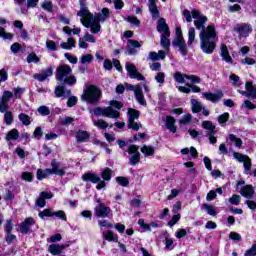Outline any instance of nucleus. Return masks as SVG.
<instances>
[{"instance_id": "b1692460", "label": "nucleus", "mask_w": 256, "mask_h": 256, "mask_svg": "<svg viewBox=\"0 0 256 256\" xmlns=\"http://www.w3.org/2000/svg\"><path fill=\"white\" fill-rule=\"evenodd\" d=\"M45 199H53V193L47 191L41 192L39 198L36 200L37 207H45L47 203Z\"/></svg>"}, {"instance_id": "0eeeda50", "label": "nucleus", "mask_w": 256, "mask_h": 256, "mask_svg": "<svg viewBox=\"0 0 256 256\" xmlns=\"http://www.w3.org/2000/svg\"><path fill=\"white\" fill-rule=\"evenodd\" d=\"M172 44L174 47H178L181 55L183 57H186L188 51H187V43H185V39L183 38V31L181 30V27L176 28V37L173 40Z\"/></svg>"}, {"instance_id": "ddd939ff", "label": "nucleus", "mask_w": 256, "mask_h": 256, "mask_svg": "<svg viewBox=\"0 0 256 256\" xmlns=\"http://www.w3.org/2000/svg\"><path fill=\"white\" fill-rule=\"evenodd\" d=\"M234 31L238 33L239 39L247 38L251 35L253 27L249 24H238L234 27Z\"/></svg>"}, {"instance_id": "e433bc0d", "label": "nucleus", "mask_w": 256, "mask_h": 256, "mask_svg": "<svg viewBox=\"0 0 256 256\" xmlns=\"http://www.w3.org/2000/svg\"><path fill=\"white\" fill-rule=\"evenodd\" d=\"M102 235L106 241H112L113 243H117V241H119V238L115 236V233H113L111 230L102 232Z\"/></svg>"}, {"instance_id": "f704fd0d", "label": "nucleus", "mask_w": 256, "mask_h": 256, "mask_svg": "<svg viewBox=\"0 0 256 256\" xmlns=\"http://www.w3.org/2000/svg\"><path fill=\"white\" fill-rule=\"evenodd\" d=\"M181 155H191V157H193V159H197V157H199V153L197 152V149L195 147H190L189 148H184L180 151Z\"/></svg>"}, {"instance_id": "0e129e2a", "label": "nucleus", "mask_w": 256, "mask_h": 256, "mask_svg": "<svg viewBox=\"0 0 256 256\" xmlns=\"http://www.w3.org/2000/svg\"><path fill=\"white\" fill-rule=\"evenodd\" d=\"M15 99H21L23 94L25 93V88L17 87L13 89Z\"/></svg>"}, {"instance_id": "c03bdc74", "label": "nucleus", "mask_w": 256, "mask_h": 256, "mask_svg": "<svg viewBox=\"0 0 256 256\" xmlns=\"http://www.w3.org/2000/svg\"><path fill=\"white\" fill-rule=\"evenodd\" d=\"M203 209L206 211L208 215L215 217L217 215V210H215V206L209 204H203Z\"/></svg>"}, {"instance_id": "393cba45", "label": "nucleus", "mask_w": 256, "mask_h": 256, "mask_svg": "<svg viewBox=\"0 0 256 256\" xmlns=\"http://www.w3.org/2000/svg\"><path fill=\"white\" fill-rule=\"evenodd\" d=\"M207 101H211V103H218V101H221L223 99V92L218 91L216 93H203L202 94Z\"/></svg>"}, {"instance_id": "423d86ee", "label": "nucleus", "mask_w": 256, "mask_h": 256, "mask_svg": "<svg viewBox=\"0 0 256 256\" xmlns=\"http://www.w3.org/2000/svg\"><path fill=\"white\" fill-rule=\"evenodd\" d=\"M82 99L87 103H97L101 99V90L96 86L90 85L84 90Z\"/></svg>"}, {"instance_id": "bf43d9fd", "label": "nucleus", "mask_w": 256, "mask_h": 256, "mask_svg": "<svg viewBox=\"0 0 256 256\" xmlns=\"http://www.w3.org/2000/svg\"><path fill=\"white\" fill-rule=\"evenodd\" d=\"M229 203L230 205H239V203H241V196L237 195V194H233L232 197L229 198Z\"/></svg>"}, {"instance_id": "20e7f679", "label": "nucleus", "mask_w": 256, "mask_h": 256, "mask_svg": "<svg viewBox=\"0 0 256 256\" xmlns=\"http://www.w3.org/2000/svg\"><path fill=\"white\" fill-rule=\"evenodd\" d=\"M101 177L104 180H101ZM101 177L95 173L88 172L82 176V179L86 182L98 183L96 189L101 191V189H105V187H107V183L105 181H111V169L105 168L101 173Z\"/></svg>"}, {"instance_id": "58836bf2", "label": "nucleus", "mask_w": 256, "mask_h": 256, "mask_svg": "<svg viewBox=\"0 0 256 256\" xmlns=\"http://www.w3.org/2000/svg\"><path fill=\"white\" fill-rule=\"evenodd\" d=\"M6 141H17L19 139V130L12 129L10 130L5 137Z\"/></svg>"}, {"instance_id": "a211bd4d", "label": "nucleus", "mask_w": 256, "mask_h": 256, "mask_svg": "<svg viewBox=\"0 0 256 256\" xmlns=\"http://www.w3.org/2000/svg\"><path fill=\"white\" fill-rule=\"evenodd\" d=\"M107 19H109V10L108 8H103L101 12H99L95 17H93L92 14V20L95 23H98L99 25V31H101V24L100 23H105V21H107Z\"/></svg>"}, {"instance_id": "052dcab7", "label": "nucleus", "mask_w": 256, "mask_h": 256, "mask_svg": "<svg viewBox=\"0 0 256 256\" xmlns=\"http://www.w3.org/2000/svg\"><path fill=\"white\" fill-rule=\"evenodd\" d=\"M9 79V73L5 68L0 69V83H5Z\"/></svg>"}, {"instance_id": "c9c22d12", "label": "nucleus", "mask_w": 256, "mask_h": 256, "mask_svg": "<svg viewBox=\"0 0 256 256\" xmlns=\"http://www.w3.org/2000/svg\"><path fill=\"white\" fill-rule=\"evenodd\" d=\"M51 175V169L47 168L44 171L42 169H38L36 172V177L38 181H43V179H47Z\"/></svg>"}, {"instance_id": "a878e982", "label": "nucleus", "mask_w": 256, "mask_h": 256, "mask_svg": "<svg viewBox=\"0 0 256 256\" xmlns=\"http://www.w3.org/2000/svg\"><path fill=\"white\" fill-rule=\"evenodd\" d=\"M240 194L246 199H252L253 195H255V189L251 185H246L240 189Z\"/></svg>"}, {"instance_id": "c756f323", "label": "nucleus", "mask_w": 256, "mask_h": 256, "mask_svg": "<svg viewBox=\"0 0 256 256\" xmlns=\"http://www.w3.org/2000/svg\"><path fill=\"white\" fill-rule=\"evenodd\" d=\"M246 92H242V95L256 99V88L253 86V82H246Z\"/></svg>"}, {"instance_id": "f3484780", "label": "nucleus", "mask_w": 256, "mask_h": 256, "mask_svg": "<svg viewBox=\"0 0 256 256\" xmlns=\"http://www.w3.org/2000/svg\"><path fill=\"white\" fill-rule=\"evenodd\" d=\"M191 109L194 113H201L202 111V115L209 117V110L205 109L203 104H201L197 99H191Z\"/></svg>"}, {"instance_id": "603ef678", "label": "nucleus", "mask_w": 256, "mask_h": 256, "mask_svg": "<svg viewBox=\"0 0 256 256\" xmlns=\"http://www.w3.org/2000/svg\"><path fill=\"white\" fill-rule=\"evenodd\" d=\"M106 3H114V7L117 10H121L123 7H125V3L123 0H105Z\"/></svg>"}, {"instance_id": "13d9d810", "label": "nucleus", "mask_w": 256, "mask_h": 256, "mask_svg": "<svg viewBox=\"0 0 256 256\" xmlns=\"http://www.w3.org/2000/svg\"><path fill=\"white\" fill-rule=\"evenodd\" d=\"M140 127H142L141 123L135 122V120L128 121V129L138 131Z\"/></svg>"}, {"instance_id": "4c0bfd02", "label": "nucleus", "mask_w": 256, "mask_h": 256, "mask_svg": "<svg viewBox=\"0 0 256 256\" xmlns=\"http://www.w3.org/2000/svg\"><path fill=\"white\" fill-rule=\"evenodd\" d=\"M148 9L152 15V19L159 18V9L157 8V2H151V4H148Z\"/></svg>"}, {"instance_id": "f03ea898", "label": "nucleus", "mask_w": 256, "mask_h": 256, "mask_svg": "<svg viewBox=\"0 0 256 256\" xmlns=\"http://www.w3.org/2000/svg\"><path fill=\"white\" fill-rule=\"evenodd\" d=\"M80 3V11L78 12V17H81L80 21L84 27L90 29L91 33L97 35L99 33V23L93 20V14L89 12V9L85 6V0H79Z\"/></svg>"}, {"instance_id": "49530a36", "label": "nucleus", "mask_w": 256, "mask_h": 256, "mask_svg": "<svg viewBox=\"0 0 256 256\" xmlns=\"http://www.w3.org/2000/svg\"><path fill=\"white\" fill-rule=\"evenodd\" d=\"M203 129H207V133H215V125L211 121H203L202 122Z\"/></svg>"}, {"instance_id": "1a4fd4ad", "label": "nucleus", "mask_w": 256, "mask_h": 256, "mask_svg": "<svg viewBox=\"0 0 256 256\" xmlns=\"http://www.w3.org/2000/svg\"><path fill=\"white\" fill-rule=\"evenodd\" d=\"M125 89H127V91H134L136 101L139 103V105H142V107H147V101L145 100V95H143V87H141L139 84L136 86H133L132 84H125Z\"/></svg>"}, {"instance_id": "5701e85b", "label": "nucleus", "mask_w": 256, "mask_h": 256, "mask_svg": "<svg viewBox=\"0 0 256 256\" xmlns=\"http://www.w3.org/2000/svg\"><path fill=\"white\" fill-rule=\"evenodd\" d=\"M220 57L225 63L233 64V58L229 54V48H227V45L225 44H222L220 47Z\"/></svg>"}, {"instance_id": "cd10ccee", "label": "nucleus", "mask_w": 256, "mask_h": 256, "mask_svg": "<svg viewBox=\"0 0 256 256\" xmlns=\"http://www.w3.org/2000/svg\"><path fill=\"white\" fill-rule=\"evenodd\" d=\"M51 166L52 169H50V175H59L60 177L65 175V170L59 167V162L52 160Z\"/></svg>"}, {"instance_id": "c85d7f7f", "label": "nucleus", "mask_w": 256, "mask_h": 256, "mask_svg": "<svg viewBox=\"0 0 256 256\" xmlns=\"http://www.w3.org/2000/svg\"><path fill=\"white\" fill-rule=\"evenodd\" d=\"M157 32H158V33H162V35L171 33V32L169 31V26L167 25V22L165 21L164 18H160V19L158 20Z\"/></svg>"}, {"instance_id": "9d476101", "label": "nucleus", "mask_w": 256, "mask_h": 256, "mask_svg": "<svg viewBox=\"0 0 256 256\" xmlns=\"http://www.w3.org/2000/svg\"><path fill=\"white\" fill-rule=\"evenodd\" d=\"M233 158L238 161V163H243L244 165V174L249 175L251 173V158L245 154L232 151Z\"/></svg>"}, {"instance_id": "79ce46f5", "label": "nucleus", "mask_w": 256, "mask_h": 256, "mask_svg": "<svg viewBox=\"0 0 256 256\" xmlns=\"http://www.w3.org/2000/svg\"><path fill=\"white\" fill-rule=\"evenodd\" d=\"M18 119L20 122H22V125H25V127L31 125V116H29L25 113H20L18 115Z\"/></svg>"}, {"instance_id": "4468645a", "label": "nucleus", "mask_w": 256, "mask_h": 256, "mask_svg": "<svg viewBox=\"0 0 256 256\" xmlns=\"http://www.w3.org/2000/svg\"><path fill=\"white\" fill-rule=\"evenodd\" d=\"M126 152L129 153V155H132L129 158L130 161V165H137V163H139V161H141V154L139 153V147L135 146V145H130Z\"/></svg>"}, {"instance_id": "69168bd1", "label": "nucleus", "mask_w": 256, "mask_h": 256, "mask_svg": "<svg viewBox=\"0 0 256 256\" xmlns=\"http://www.w3.org/2000/svg\"><path fill=\"white\" fill-rule=\"evenodd\" d=\"M180 219H181V214L173 215L171 220L168 222V226L173 227V226L177 225V223L179 222Z\"/></svg>"}, {"instance_id": "4be33fe9", "label": "nucleus", "mask_w": 256, "mask_h": 256, "mask_svg": "<svg viewBox=\"0 0 256 256\" xmlns=\"http://www.w3.org/2000/svg\"><path fill=\"white\" fill-rule=\"evenodd\" d=\"M53 76V68L49 67L45 70H42L41 73H36L33 75L34 79H36V81H46L47 78L52 77Z\"/></svg>"}, {"instance_id": "8fccbe9b", "label": "nucleus", "mask_w": 256, "mask_h": 256, "mask_svg": "<svg viewBox=\"0 0 256 256\" xmlns=\"http://www.w3.org/2000/svg\"><path fill=\"white\" fill-rule=\"evenodd\" d=\"M156 82H158L159 86L165 85V74L164 72H158L157 75L154 76Z\"/></svg>"}, {"instance_id": "de8ad7c7", "label": "nucleus", "mask_w": 256, "mask_h": 256, "mask_svg": "<svg viewBox=\"0 0 256 256\" xmlns=\"http://www.w3.org/2000/svg\"><path fill=\"white\" fill-rule=\"evenodd\" d=\"M141 152L145 155V157H149V155H153L155 153V148L153 146H143L141 148Z\"/></svg>"}, {"instance_id": "864d4df0", "label": "nucleus", "mask_w": 256, "mask_h": 256, "mask_svg": "<svg viewBox=\"0 0 256 256\" xmlns=\"http://www.w3.org/2000/svg\"><path fill=\"white\" fill-rule=\"evenodd\" d=\"M74 121H75V118L65 116L60 118V125H64L65 127H67V125H71Z\"/></svg>"}, {"instance_id": "3c124183", "label": "nucleus", "mask_w": 256, "mask_h": 256, "mask_svg": "<svg viewBox=\"0 0 256 256\" xmlns=\"http://www.w3.org/2000/svg\"><path fill=\"white\" fill-rule=\"evenodd\" d=\"M93 124L95 127H98V129H107L109 127V124L103 119L93 120Z\"/></svg>"}, {"instance_id": "aec40b11", "label": "nucleus", "mask_w": 256, "mask_h": 256, "mask_svg": "<svg viewBox=\"0 0 256 256\" xmlns=\"http://www.w3.org/2000/svg\"><path fill=\"white\" fill-rule=\"evenodd\" d=\"M33 225H35V220L32 217L26 218L22 223L19 224L20 232L23 235H27Z\"/></svg>"}, {"instance_id": "412c9836", "label": "nucleus", "mask_w": 256, "mask_h": 256, "mask_svg": "<svg viewBox=\"0 0 256 256\" xmlns=\"http://www.w3.org/2000/svg\"><path fill=\"white\" fill-rule=\"evenodd\" d=\"M67 247H70V244H51L48 247V251L52 255H61L63 253L64 249H67Z\"/></svg>"}, {"instance_id": "338daca9", "label": "nucleus", "mask_w": 256, "mask_h": 256, "mask_svg": "<svg viewBox=\"0 0 256 256\" xmlns=\"http://www.w3.org/2000/svg\"><path fill=\"white\" fill-rule=\"evenodd\" d=\"M26 59L27 63H39V61H41L35 53L29 54Z\"/></svg>"}, {"instance_id": "473e14b6", "label": "nucleus", "mask_w": 256, "mask_h": 256, "mask_svg": "<svg viewBox=\"0 0 256 256\" xmlns=\"http://www.w3.org/2000/svg\"><path fill=\"white\" fill-rule=\"evenodd\" d=\"M169 37H171V33L161 34L160 44L166 51H169V47H171V40H169Z\"/></svg>"}, {"instance_id": "774afa93", "label": "nucleus", "mask_w": 256, "mask_h": 256, "mask_svg": "<svg viewBox=\"0 0 256 256\" xmlns=\"http://www.w3.org/2000/svg\"><path fill=\"white\" fill-rule=\"evenodd\" d=\"M244 256H256V244H253L250 249H248Z\"/></svg>"}, {"instance_id": "2eb2a0df", "label": "nucleus", "mask_w": 256, "mask_h": 256, "mask_svg": "<svg viewBox=\"0 0 256 256\" xmlns=\"http://www.w3.org/2000/svg\"><path fill=\"white\" fill-rule=\"evenodd\" d=\"M185 79H189L191 83H200L201 79L195 75H185L182 74L181 72H176L174 73V80L177 83H185Z\"/></svg>"}, {"instance_id": "37998d69", "label": "nucleus", "mask_w": 256, "mask_h": 256, "mask_svg": "<svg viewBox=\"0 0 256 256\" xmlns=\"http://www.w3.org/2000/svg\"><path fill=\"white\" fill-rule=\"evenodd\" d=\"M195 43V28L190 27L188 29V47H191Z\"/></svg>"}, {"instance_id": "a19ab883", "label": "nucleus", "mask_w": 256, "mask_h": 256, "mask_svg": "<svg viewBox=\"0 0 256 256\" xmlns=\"http://www.w3.org/2000/svg\"><path fill=\"white\" fill-rule=\"evenodd\" d=\"M128 121H135V119H139L141 113L139 110H135L133 108L128 109Z\"/></svg>"}, {"instance_id": "6e6d98bb", "label": "nucleus", "mask_w": 256, "mask_h": 256, "mask_svg": "<svg viewBox=\"0 0 256 256\" xmlns=\"http://www.w3.org/2000/svg\"><path fill=\"white\" fill-rule=\"evenodd\" d=\"M42 9H44V11H48V13H53V2L51 1H44L41 4Z\"/></svg>"}, {"instance_id": "72a5a7b5", "label": "nucleus", "mask_w": 256, "mask_h": 256, "mask_svg": "<svg viewBox=\"0 0 256 256\" xmlns=\"http://www.w3.org/2000/svg\"><path fill=\"white\" fill-rule=\"evenodd\" d=\"M89 132L87 131H83V130H79L77 133H76V139L78 141V143H85L89 140Z\"/></svg>"}, {"instance_id": "f257e3e1", "label": "nucleus", "mask_w": 256, "mask_h": 256, "mask_svg": "<svg viewBox=\"0 0 256 256\" xmlns=\"http://www.w3.org/2000/svg\"><path fill=\"white\" fill-rule=\"evenodd\" d=\"M183 16L186 19L187 23H192L194 20V25L198 31H201L199 34L200 37V49L206 55H211L215 51V47H217V32L215 31V26L209 25L205 28V24L207 23V17L198 10H184Z\"/></svg>"}, {"instance_id": "5fc2aeb1", "label": "nucleus", "mask_w": 256, "mask_h": 256, "mask_svg": "<svg viewBox=\"0 0 256 256\" xmlns=\"http://www.w3.org/2000/svg\"><path fill=\"white\" fill-rule=\"evenodd\" d=\"M91 61H93V55L91 54L82 55L80 58V63H82V65H87L91 63Z\"/></svg>"}, {"instance_id": "680f3d73", "label": "nucleus", "mask_w": 256, "mask_h": 256, "mask_svg": "<svg viewBox=\"0 0 256 256\" xmlns=\"http://www.w3.org/2000/svg\"><path fill=\"white\" fill-rule=\"evenodd\" d=\"M61 239H63V236H61V234H54L50 238L47 239V242L56 244V243H59V241H61Z\"/></svg>"}, {"instance_id": "4d7b16f0", "label": "nucleus", "mask_w": 256, "mask_h": 256, "mask_svg": "<svg viewBox=\"0 0 256 256\" xmlns=\"http://www.w3.org/2000/svg\"><path fill=\"white\" fill-rule=\"evenodd\" d=\"M229 121V113L225 112L223 114H221L219 117H218V122L220 123V125L222 127L225 126V123H227Z\"/></svg>"}, {"instance_id": "dca6fc26", "label": "nucleus", "mask_w": 256, "mask_h": 256, "mask_svg": "<svg viewBox=\"0 0 256 256\" xmlns=\"http://www.w3.org/2000/svg\"><path fill=\"white\" fill-rule=\"evenodd\" d=\"M94 213H95L96 217H100L101 219H106V217H109V213H111V208L107 207L103 203H99L94 208Z\"/></svg>"}, {"instance_id": "6e6552de", "label": "nucleus", "mask_w": 256, "mask_h": 256, "mask_svg": "<svg viewBox=\"0 0 256 256\" xmlns=\"http://www.w3.org/2000/svg\"><path fill=\"white\" fill-rule=\"evenodd\" d=\"M55 95L56 97H69L67 101L68 107H75V105H77V97L71 96V90L65 89V86H57L55 88Z\"/></svg>"}, {"instance_id": "bb28decb", "label": "nucleus", "mask_w": 256, "mask_h": 256, "mask_svg": "<svg viewBox=\"0 0 256 256\" xmlns=\"http://www.w3.org/2000/svg\"><path fill=\"white\" fill-rule=\"evenodd\" d=\"M165 57H167V53L164 50H159L158 53L152 51L148 54V59L153 62L163 60Z\"/></svg>"}, {"instance_id": "09e8293b", "label": "nucleus", "mask_w": 256, "mask_h": 256, "mask_svg": "<svg viewBox=\"0 0 256 256\" xmlns=\"http://www.w3.org/2000/svg\"><path fill=\"white\" fill-rule=\"evenodd\" d=\"M37 111L42 117H47V115H51V110L45 105L38 107Z\"/></svg>"}, {"instance_id": "9b49d317", "label": "nucleus", "mask_w": 256, "mask_h": 256, "mask_svg": "<svg viewBox=\"0 0 256 256\" xmlns=\"http://www.w3.org/2000/svg\"><path fill=\"white\" fill-rule=\"evenodd\" d=\"M126 71L130 79H137V81H145V76L137 71V67L131 62H126Z\"/></svg>"}, {"instance_id": "39448f33", "label": "nucleus", "mask_w": 256, "mask_h": 256, "mask_svg": "<svg viewBox=\"0 0 256 256\" xmlns=\"http://www.w3.org/2000/svg\"><path fill=\"white\" fill-rule=\"evenodd\" d=\"M71 73H73L71 66L62 64L56 69V80L65 85H76L77 78L74 75H71Z\"/></svg>"}, {"instance_id": "f8f14e48", "label": "nucleus", "mask_w": 256, "mask_h": 256, "mask_svg": "<svg viewBox=\"0 0 256 256\" xmlns=\"http://www.w3.org/2000/svg\"><path fill=\"white\" fill-rule=\"evenodd\" d=\"M39 217L43 219V217H57V219H61L62 221H67V215H65V211L59 210V211H52L51 209H45L42 212H40Z\"/></svg>"}, {"instance_id": "a18cd8bd", "label": "nucleus", "mask_w": 256, "mask_h": 256, "mask_svg": "<svg viewBox=\"0 0 256 256\" xmlns=\"http://www.w3.org/2000/svg\"><path fill=\"white\" fill-rule=\"evenodd\" d=\"M2 113H4V123L6 125H13V112L8 110Z\"/></svg>"}, {"instance_id": "7c9ffc66", "label": "nucleus", "mask_w": 256, "mask_h": 256, "mask_svg": "<svg viewBox=\"0 0 256 256\" xmlns=\"http://www.w3.org/2000/svg\"><path fill=\"white\" fill-rule=\"evenodd\" d=\"M165 125H166V128L171 133H177V127L175 126V118L174 117L166 116Z\"/></svg>"}, {"instance_id": "e2e57ef3", "label": "nucleus", "mask_w": 256, "mask_h": 256, "mask_svg": "<svg viewBox=\"0 0 256 256\" xmlns=\"http://www.w3.org/2000/svg\"><path fill=\"white\" fill-rule=\"evenodd\" d=\"M230 81L234 87H241V82L239 81V76L236 74L230 75Z\"/></svg>"}, {"instance_id": "7ed1b4c3", "label": "nucleus", "mask_w": 256, "mask_h": 256, "mask_svg": "<svg viewBox=\"0 0 256 256\" xmlns=\"http://www.w3.org/2000/svg\"><path fill=\"white\" fill-rule=\"evenodd\" d=\"M108 107H96L93 110L94 115L96 117H99L102 115V117H108L109 119H119L121 113H119V110L123 107V103L117 101V100H111L109 102Z\"/></svg>"}, {"instance_id": "2f4dec72", "label": "nucleus", "mask_w": 256, "mask_h": 256, "mask_svg": "<svg viewBox=\"0 0 256 256\" xmlns=\"http://www.w3.org/2000/svg\"><path fill=\"white\" fill-rule=\"evenodd\" d=\"M75 45H77L75 38H68L67 42H62L60 44V47L61 49H65L66 51H71V49H75Z\"/></svg>"}, {"instance_id": "6ab92c4d", "label": "nucleus", "mask_w": 256, "mask_h": 256, "mask_svg": "<svg viewBox=\"0 0 256 256\" xmlns=\"http://www.w3.org/2000/svg\"><path fill=\"white\" fill-rule=\"evenodd\" d=\"M142 45H143V42L129 39L127 41V47H126V51L128 55H137V49H139Z\"/></svg>"}, {"instance_id": "ea45409f", "label": "nucleus", "mask_w": 256, "mask_h": 256, "mask_svg": "<svg viewBox=\"0 0 256 256\" xmlns=\"http://www.w3.org/2000/svg\"><path fill=\"white\" fill-rule=\"evenodd\" d=\"M227 141H231V143H234L235 147H238V149H241V147H243V140H241V138H238L234 134H230L227 138Z\"/></svg>"}]
</instances>
